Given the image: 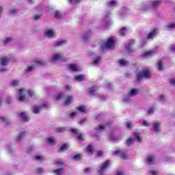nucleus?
<instances>
[{
  "label": "nucleus",
  "mask_w": 175,
  "mask_h": 175,
  "mask_svg": "<svg viewBox=\"0 0 175 175\" xmlns=\"http://www.w3.org/2000/svg\"><path fill=\"white\" fill-rule=\"evenodd\" d=\"M162 3V0H152L148 3H142L140 9L142 10H148V9H155Z\"/></svg>",
  "instance_id": "obj_1"
},
{
  "label": "nucleus",
  "mask_w": 175,
  "mask_h": 175,
  "mask_svg": "<svg viewBox=\"0 0 175 175\" xmlns=\"http://www.w3.org/2000/svg\"><path fill=\"white\" fill-rule=\"evenodd\" d=\"M28 93L30 96H35V92L32 90H27L25 88L19 90L18 95L19 96L18 100L20 102H24L25 100V94Z\"/></svg>",
  "instance_id": "obj_2"
},
{
  "label": "nucleus",
  "mask_w": 175,
  "mask_h": 175,
  "mask_svg": "<svg viewBox=\"0 0 175 175\" xmlns=\"http://www.w3.org/2000/svg\"><path fill=\"white\" fill-rule=\"evenodd\" d=\"M151 77V73L148 70H143L141 72L137 75V78L135 79L136 83L142 81L143 79H150Z\"/></svg>",
  "instance_id": "obj_3"
},
{
  "label": "nucleus",
  "mask_w": 175,
  "mask_h": 175,
  "mask_svg": "<svg viewBox=\"0 0 175 175\" xmlns=\"http://www.w3.org/2000/svg\"><path fill=\"white\" fill-rule=\"evenodd\" d=\"M114 49V37L108 38L107 42L101 45L102 50H113Z\"/></svg>",
  "instance_id": "obj_4"
},
{
  "label": "nucleus",
  "mask_w": 175,
  "mask_h": 175,
  "mask_svg": "<svg viewBox=\"0 0 175 175\" xmlns=\"http://www.w3.org/2000/svg\"><path fill=\"white\" fill-rule=\"evenodd\" d=\"M51 61L52 62H57V61H64L66 62V61H69V59L64 57L62 53H56L52 57Z\"/></svg>",
  "instance_id": "obj_5"
},
{
  "label": "nucleus",
  "mask_w": 175,
  "mask_h": 175,
  "mask_svg": "<svg viewBox=\"0 0 175 175\" xmlns=\"http://www.w3.org/2000/svg\"><path fill=\"white\" fill-rule=\"evenodd\" d=\"M152 131L156 133H159L161 132V122L159 120H154L152 123Z\"/></svg>",
  "instance_id": "obj_6"
},
{
  "label": "nucleus",
  "mask_w": 175,
  "mask_h": 175,
  "mask_svg": "<svg viewBox=\"0 0 175 175\" xmlns=\"http://www.w3.org/2000/svg\"><path fill=\"white\" fill-rule=\"evenodd\" d=\"M71 132H72V133L77 136V139L78 140H80V142L83 140L84 137H83V134L79 133V130L76 129H71Z\"/></svg>",
  "instance_id": "obj_7"
},
{
  "label": "nucleus",
  "mask_w": 175,
  "mask_h": 175,
  "mask_svg": "<svg viewBox=\"0 0 175 175\" xmlns=\"http://www.w3.org/2000/svg\"><path fill=\"white\" fill-rule=\"evenodd\" d=\"M109 166L110 161L107 160L105 163L103 164L100 169L99 170L98 172L100 173V174H103V173H105V170H106V169H108Z\"/></svg>",
  "instance_id": "obj_8"
},
{
  "label": "nucleus",
  "mask_w": 175,
  "mask_h": 175,
  "mask_svg": "<svg viewBox=\"0 0 175 175\" xmlns=\"http://www.w3.org/2000/svg\"><path fill=\"white\" fill-rule=\"evenodd\" d=\"M44 35L47 38H55V31H54V29H48L44 31Z\"/></svg>",
  "instance_id": "obj_9"
},
{
  "label": "nucleus",
  "mask_w": 175,
  "mask_h": 175,
  "mask_svg": "<svg viewBox=\"0 0 175 175\" xmlns=\"http://www.w3.org/2000/svg\"><path fill=\"white\" fill-rule=\"evenodd\" d=\"M154 161H155V157L153 155H149L146 157V162L148 165L154 164Z\"/></svg>",
  "instance_id": "obj_10"
},
{
  "label": "nucleus",
  "mask_w": 175,
  "mask_h": 175,
  "mask_svg": "<svg viewBox=\"0 0 175 175\" xmlns=\"http://www.w3.org/2000/svg\"><path fill=\"white\" fill-rule=\"evenodd\" d=\"M9 64V58L7 57H1L0 59V65L5 68Z\"/></svg>",
  "instance_id": "obj_11"
},
{
  "label": "nucleus",
  "mask_w": 175,
  "mask_h": 175,
  "mask_svg": "<svg viewBox=\"0 0 175 175\" xmlns=\"http://www.w3.org/2000/svg\"><path fill=\"white\" fill-rule=\"evenodd\" d=\"M68 68L69 70H71V72H79L80 70V68L76 64H69Z\"/></svg>",
  "instance_id": "obj_12"
},
{
  "label": "nucleus",
  "mask_w": 175,
  "mask_h": 175,
  "mask_svg": "<svg viewBox=\"0 0 175 175\" xmlns=\"http://www.w3.org/2000/svg\"><path fill=\"white\" fill-rule=\"evenodd\" d=\"M18 117L24 122H28V121H29V119L27 117V113L25 112H21L18 113Z\"/></svg>",
  "instance_id": "obj_13"
},
{
  "label": "nucleus",
  "mask_w": 175,
  "mask_h": 175,
  "mask_svg": "<svg viewBox=\"0 0 175 175\" xmlns=\"http://www.w3.org/2000/svg\"><path fill=\"white\" fill-rule=\"evenodd\" d=\"M114 155H120L122 159H126L128 154L126 153L122 152L121 150H117L113 152Z\"/></svg>",
  "instance_id": "obj_14"
},
{
  "label": "nucleus",
  "mask_w": 175,
  "mask_h": 175,
  "mask_svg": "<svg viewBox=\"0 0 175 175\" xmlns=\"http://www.w3.org/2000/svg\"><path fill=\"white\" fill-rule=\"evenodd\" d=\"M75 98L73 96H68L66 97V100H64V105L65 106H69L70 103L73 102V100Z\"/></svg>",
  "instance_id": "obj_15"
},
{
  "label": "nucleus",
  "mask_w": 175,
  "mask_h": 175,
  "mask_svg": "<svg viewBox=\"0 0 175 175\" xmlns=\"http://www.w3.org/2000/svg\"><path fill=\"white\" fill-rule=\"evenodd\" d=\"M157 33H158V29H154L152 30L148 35V39H152V38L157 36Z\"/></svg>",
  "instance_id": "obj_16"
},
{
  "label": "nucleus",
  "mask_w": 175,
  "mask_h": 175,
  "mask_svg": "<svg viewBox=\"0 0 175 175\" xmlns=\"http://www.w3.org/2000/svg\"><path fill=\"white\" fill-rule=\"evenodd\" d=\"M153 54H155V52H154V51H149L144 53L142 57L143 58H150V57H152Z\"/></svg>",
  "instance_id": "obj_17"
},
{
  "label": "nucleus",
  "mask_w": 175,
  "mask_h": 175,
  "mask_svg": "<svg viewBox=\"0 0 175 175\" xmlns=\"http://www.w3.org/2000/svg\"><path fill=\"white\" fill-rule=\"evenodd\" d=\"M46 142L49 146H54L57 143V139L53 137L46 139Z\"/></svg>",
  "instance_id": "obj_18"
},
{
  "label": "nucleus",
  "mask_w": 175,
  "mask_h": 175,
  "mask_svg": "<svg viewBox=\"0 0 175 175\" xmlns=\"http://www.w3.org/2000/svg\"><path fill=\"white\" fill-rule=\"evenodd\" d=\"M139 94V90L137 89H132L129 92V96H131V98L133 96H136V95Z\"/></svg>",
  "instance_id": "obj_19"
},
{
  "label": "nucleus",
  "mask_w": 175,
  "mask_h": 175,
  "mask_svg": "<svg viewBox=\"0 0 175 175\" xmlns=\"http://www.w3.org/2000/svg\"><path fill=\"white\" fill-rule=\"evenodd\" d=\"M133 43H135V41L131 40L128 44H125L126 50H127V51H133V50H132V44H133Z\"/></svg>",
  "instance_id": "obj_20"
},
{
  "label": "nucleus",
  "mask_w": 175,
  "mask_h": 175,
  "mask_svg": "<svg viewBox=\"0 0 175 175\" xmlns=\"http://www.w3.org/2000/svg\"><path fill=\"white\" fill-rule=\"evenodd\" d=\"M3 44H9L11 42H13V38L10 37H6L1 40Z\"/></svg>",
  "instance_id": "obj_21"
},
{
  "label": "nucleus",
  "mask_w": 175,
  "mask_h": 175,
  "mask_svg": "<svg viewBox=\"0 0 175 175\" xmlns=\"http://www.w3.org/2000/svg\"><path fill=\"white\" fill-rule=\"evenodd\" d=\"M85 79V75H79L75 77V81H84V79Z\"/></svg>",
  "instance_id": "obj_22"
},
{
  "label": "nucleus",
  "mask_w": 175,
  "mask_h": 175,
  "mask_svg": "<svg viewBox=\"0 0 175 175\" xmlns=\"http://www.w3.org/2000/svg\"><path fill=\"white\" fill-rule=\"evenodd\" d=\"M101 61H102V58L98 56L94 59L93 65H95V66L99 65V64H100Z\"/></svg>",
  "instance_id": "obj_23"
},
{
  "label": "nucleus",
  "mask_w": 175,
  "mask_h": 175,
  "mask_svg": "<svg viewBox=\"0 0 175 175\" xmlns=\"http://www.w3.org/2000/svg\"><path fill=\"white\" fill-rule=\"evenodd\" d=\"M27 136V133L25 132H22L18 135L16 137V142H20L23 137H25Z\"/></svg>",
  "instance_id": "obj_24"
},
{
  "label": "nucleus",
  "mask_w": 175,
  "mask_h": 175,
  "mask_svg": "<svg viewBox=\"0 0 175 175\" xmlns=\"http://www.w3.org/2000/svg\"><path fill=\"white\" fill-rule=\"evenodd\" d=\"M175 29V23H168L165 26V29H167V31H169L170 29Z\"/></svg>",
  "instance_id": "obj_25"
},
{
  "label": "nucleus",
  "mask_w": 175,
  "mask_h": 175,
  "mask_svg": "<svg viewBox=\"0 0 175 175\" xmlns=\"http://www.w3.org/2000/svg\"><path fill=\"white\" fill-rule=\"evenodd\" d=\"M157 69L158 70H163V62L162 60L158 62Z\"/></svg>",
  "instance_id": "obj_26"
},
{
  "label": "nucleus",
  "mask_w": 175,
  "mask_h": 175,
  "mask_svg": "<svg viewBox=\"0 0 175 175\" xmlns=\"http://www.w3.org/2000/svg\"><path fill=\"white\" fill-rule=\"evenodd\" d=\"M118 1L117 0H112L107 3V6H109V8H111L113 6H116V5H118Z\"/></svg>",
  "instance_id": "obj_27"
},
{
  "label": "nucleus",
  "mask_w": 175,
  "mask_h": 175,
  "mask_svg": "<svg viewBox=\"0 0 175 175\" xmlns=\"http://www.w3.org/2000/svg\"><path fill=\"white\" fill-rule=\"evenodd\" d=\"M90 37H91V33H85L82 36V40H83V42H87V40H88V39H90Z\"/></svg>",
  "instance_id": "obj_28"
},
{
  "label": "nucleus",
  "mask_w": 175,
  "mask_h": 175,
  "mask_svg": "<svg viewBox=\"0 0 175 175\" xmlns=\"http://www.w3.org/2000/svg\"><path fill=\"white\" fill-rule=\"evenodd\" d=\"M97 90H98V88H96V86L90 88L89 89L90 95H94V94H95V92H96Z\"/></svg>",
  "instance_id": "obj_29"
},
{
  "label": "nucleus",
  "mask_w": 175,
  "mask_h": 175,
  "mask_svg": "<svg viewBox=\"0 0 175 175\" xmlns=\"http://www.w3.org/2000/svg\"><path fill=\"white\" fill-rule=\"evenodd\" d=\"M131 96L128 94L126 96H123L122 100L125 103H128V102H131Z\"/></svg>",
  "instance_id": "obj_30"
},
{
  "label": "nucleus",
  "mask_w": 175,
  "mask_h": 175,
  "mask_svg": "<svg viewBox=\"0 0 175 175\" xmlns=\"http://www.w3.org/2000/svg\"><path fill=\"white\" fill-rule=\"evenodd\" d=\"M86 152L88 154H93L94 152V148H92V145H89L87 148H86Z\"/></svg>",
  "instance_id": "obj_31"
},
{
  "label": "nucleus",
  "mask_w": 175,
  "mask_h": 175,
  "mask_svg": "<svg viewBox=\"0 0 175 175\" xmlns=\"http://www.w3.org/2000/svg\"><path fill=\"white\" fill-rule=\"evenodd\" d=\"M56 175H62L64 174V169L59 168L53 172Z\"/></svg>",
  "instance_id": "obj_32"
},
{
  "label": "nucleus",
  "mask_w": 175,
  "mask_h": 175,
  "mask_svg": "<svg viewBox=\"0 0 175 175\" xmlns=\"http://www.w3.org/2000/svg\"><path fill=\"white\" fill-rule=\"evenodd\" d=\"M40 110H42V107L36 106L33 107V113L35 114H38V113H40Z\"/></svg>",
  "instance_id": "obj_33"
},
{
  "label": "nucleus",
  "mask_w": 175,
  "mask_h": 175,
  "mask_svg": "<svg viewBox=\"0 0 175 175\" xmlns=\"http://www.w3.org/2000/svg\"><path fill=\"white\" fill-rule=\"evenodd\" d=\"M119 64L121 66H126L128 65V62L124 59L119 61Z\"/></svg>",
  "instance_id": "obj_34"
},
{
  "label": "nucleus",
  "mask_w": 175,
  "mask_h": 175,
  "mask_svg": "<svg viewBox=\"0 0 175 175\" xmlns=\"http://www.w3.org/2000/svg\"><path fill=\"white\" fill-rule=\"evenodd\" d=\"M135 143V139L133 138H129L126 141V145L127 146H132Z\"/></svg>",
  "instance_id": "obj_35"
},
{
  "label": "nucleus",
  "mask_w": 175,
  "mask_h": 175,
  "mask_svg": "<svg viewBox=\"0 0 175 175\" xmlns=\"http://www.w3.org/2000/svg\"><path fill=\"white\" fill-rule=\"evenodd\" d=\"M63 44H65V41H64V40L57 41L55 43V47H59V46H62Z\"/></svg>",
  "instance_id": "obj_36"
},
{
  "label": "nucleus",
  "mask_w": 175,
  "mask_h": 175,
  "mask_svg": "<svg viewBox=\"0 0 175 175\" xmlns=\"http://www.w3.org/2000/svg\"><path fill=\"white\" fill-rule=\"evenodd\" d=\"M36 161H38V162H42V161H44V157L42 155H37L35 157Z\"/></svg>",
  "instance_id": "obj_37"
},
{
  "label": "nucleus",
  "mask_w": 175,
  "mask_h": 175,
  "mask_svg": "<svg viewBox=\"0 0 175 175\" xmlns=\"http://www.w3.org/2000/svg\"><path fill=\"white\" fill-rule=\"evenodd\" d=\"M18 84H20V81L18 80H14L10 83L12 87H16V85H18Z\"/></svg>",
  "instance_id": "obj_38"
},
{
  "label": "nucleus",
  "mask_w": 175,
  "mask_h": 175,
  "mask_svg": "<svg viewBox=\"0 0 175 175\" xmlns=\"http://www.w3.org/2000/svg\"><path fill=\"white\" fill-rule=\"evenodd\" d=\"M77 110L80 111L81 113H85V111L87 110L85 107L83 105H81L80 107H77Z\"/></svg>",
  "instance_id": "obj_39"
},
{
  "label": "nucleus",
  "mask_w": 175,
  "mask_h": 175,
  "mask_svg": "<svg viewBox=\"0 0 175 175\" xmlns=\"http://www.w3.org/2000/svg\"><path fill=\"white\" fill-rule=\"evenodd\" d=\"M134 137H135V139H137V140H138V142H142V137H140V133H135Z\"/></svg>",
  "instance_id": "obj_40"
},
{
  "label": "nucleus",
  "mask_w": 175,
  "mask_h": 175,
  "mask_svg": "<svg viewBox=\"0 0 175 175\" xmlns=\"http://www.w3.org/2000/svg\"><path fill=\"white\" fill-rule=\"evenodd\" d=\"M69 145L68 144H64L60 147V151H65V150H68Z\"/></svg>",
  "instance_id": "obj_41"
},
{
  "label": "nucleus",
  "mask_w": 175,
  "mask_h": 175,
  "mask_svg": "<svg viewBox=\"0 0 175 175\" xmlns=\"http://www.w3.org/2000/svg\"><path fill=\"white\" fill-rule=\"evenodd\" d=\"M125 32H126V27H122L120 30V35H121V36H124L125 35Z\"/></svg>",
  "instance_id": "obj_42"
},
{
  "label": "nucleus",
  "mask_w": 175,
  "mask_h": 175,
  "mask_svg": "<svg viewBox=\"0 0 175 175\" xmlns=\"http://www.w3.org/2000/svg\"><path fill=\"white\" fill-rule=\"evenodd\" d=\"M16 13H17V10H16V9H14V8H12V9L9 10L10 16H14V14Z\"/></svg>",
  "instance_id": "obj_43"
},
{
  "label": "nucleus",
  "mask_w": 175,
  "mask_h": 175,
  "mask_svg": "<svg viewBox=\"0 0 175 175\" xmlns=\"http://www.w3.org/2000/svg\"><path fill=\"white\" fill-rule=\"evenodd\" d=\"M34 68H35V65L27 67V69L26 70V72L29 73V72H32V70H33Z\"/></svg>",
  "instance_id": "obj_44"
},
{
  "label": "nucleus",
  "mask_w": 175,
  "mask_h": 175,
  "mask_svg": "<svg viewBox=\"0 0 175 175\" xmlns=\"http://www.w3.org/2000/svg\"><path fill=\"white\" fill-rule=\"evenodd\" d=\"M104 129H105V126H103V124H100L99 126V128L96 129V131L97 132H102Z\"/></svg>",
  "instance_id": "obj_45"
},
{
  "label": "nucleus",
  "mask_w": 175,
  "mask_h": 175,
  "mask_svg": "<svg viewBox=\"0 0 175 175\" xmlns=\"http://www.w3.org/2000/svg\"><path fill=\"white\" fill-rule=\"evenodd\" d=\"M62 98H64V94L62 93H60L55 96L56 100H59L60 99H62Z\"/></svg>",
  "instance_id": "obj_46"
},
{
  "label": "nucleus",
  "mask_w": 175,
  "mask_h": 175,
  "mask_svg": "<svg viewBox=\"0 0 175 175\" xmlns=\"http://www.w3.org/2000/svg\"><path fill=\"white\" fill-rule=\"evenodd\" d=\"M61 12H59V11H56V12L55 13V18H61Z\"/></svg>",
  "instance_id": "obj_47"
},
{
  "label": "nucleus",
  "mask_w": 175,
  "mask_h": 175,
  "mask_svg": "<svg viewBox=\"0 0 175 175\" xmlns=\"http://www.w3.org/2000/svg\"><path fill=\"white\" fill-rule=\"evenodd\" d=\"M147 114H149V116H152V114H154V108H150L147 110Z\"/></svg>",
  "instance_id": "obj_48"
},
{
  "label": "nucleus",
  "mask_w": 175,
  "mask_h": 175,
  "mask_svg": "<svg viewBox=\"0 0 175 175\" xmlns=\"http://www.w3.org/2000/svg\"><path fill=\"white\" fill-rule=\"evenodd\" d=\"M149 174L150 175H158L159 174V172L157 170H151L149 172Z\"/></svg>",
  "instance_id": "obj_49"
},
{
  "label": "nucleus",
  "mask_w": 175,
  "mask_h": 175,
  "mask_svg": "<svg viewBox=\"0 0 175 175\" xmlns=\"http://www.w3.org/2000/svg\"><path fill=\"white\" fill-rule=\"evenodd\" d=\"M36 65H45L44 62L43 60H37L36 62Z\"/></svg>",
  "instance_id": "obj_50"
},
{
  "label": "nucleus",
  "mask_w": 175,
  "mask_h": 175,
  "mask_svg": "<svg viewBox=\"0 0 175 175\" xmlns=\"http://www.w3.org/2000/svg\"><path fill=\"white\" fill-rule=\"evenodd\" d=\"M80 158H81V155H80V154H75L73 157V159H75V161H79V159H80Z\"/></svg>",
  "instance_id": "obj_51"
},
{
  "label": "nucleus",
  "mask_w": 175,
  "mask_h": 175,
  "mask_svg": "<svg viewBox=\"0 0 175 175\" xmlns=\"http://www.w3.org/2000/svg\"><path fill=\"white\" fill-rule=\"evenodd\" d=\"M65 131H66V128L65 127H60L59 129H57V131L58 132H65Z\"/></svg>",
  "instance_id": "obj_52"
},
{
  "label": "nucleus",
  "mask_w": 175,
  "mask_h": 175,
  "mask_svg": "<svg viewBox=\"0 0 175 175\" xmlns=\"http://www.w3.org/2000/svg\"><path fill=\"white\" fill-rule=\"evenodd\" d=\"M143 126H150V124L146 120H144L142 122Z\"/></svg>",
  "instance_id": "obj_53"
},
{
  "label": "nucleus",
  "mask_w": 175,
  "mask_h": 175,
  "mask_svg": "<svg viewBox=\"0 0 175 175\" xmlns=\"http://www.w3.org/2000/svg\"><path fill=\"white\" fill-rule=\"evenodd\" d=\"M80 0H69L70 3H79Z\"/></svg>",
  "instance_id": "obj_54"
},
{
  "label": "nucleus",
  "mask_w": 175,
  "mask_h": 175,
  "mask_svg": "<svg viewBox=\"0 0 175 175\" xmlns=\"http://www.w3.org/2000/svg\"><path fill=\"white\" fill-rule=\"evenodd\" d=\"M158 99H159V100H165V99H166V97H165V96H163V95H160V96H159Z\"/></svg>",
  "instance_id": "obj_55"
},
{
  "label": "nucleus",
  "mask_w": 175,
  "mask_h": 175,
  "mask_svg": "<svg viewBox=\"0 0 175 175\" xmlns=\"http://www.w3.org/2000/svg\"><path fill=\"white\" fill-rule=\"evenodd\" d=\"M126 127H127L129 129H132V127H133L132 123L128 122V123H127V125H126Z\"/></svg>",
  "instance_id": "obj_56"
},
{
  "label": "nucleus",
  "mask_w": 175,
  "mask_h": 175,
  "mask_svg": "<svg viewBox=\"0 0 175 175\" xmlns=\"http://www.w3.org/2000/svg\"><path fill=\"white\" fill-rule=\"evenodd\" d=\"M110 140H118V138L117 137H115L114 135L109 137Z\"/></svg>",
  "instance_id": "obj_57"
},
{
  "label": "nucleus",
  "mask_w": 175,
  "mask_h": 175,
  "mask_svg": "<svg viewBox=\"0 0 175 175\" xmlns=\"http://www.w3.org/2000/svg\"><path fill=\"white\" fill-rule=\"evenodd\" d=\"M8 70V68L5 67H0V72H6Z\"/></svg>",
  "instance_id": "obj_58"
},
{
  "label": "nucleus",
  "mask_w": 175,
  "mask_h": 175,
  "mask_svg": "<svg viewBox=\"0 0 175 175\" xmlns=\"http://www.w3.org/2000/svg\"><path fill=\"white\" fill-rule=\"evenodd\" d=\"M170 83L172 85H175V78L171 79Z\"/></svg>",
  "instance_id": "obj_59"
},
{
  "label": "nucleus",
  "mask_w": 175,
  "mask_h": 175,
  "mask_svg": "<svg viewBox=\"0 0 175 175\" xmlns=\"http://www.w3.org/2000/svg\"><path fill=\"white\" fill-rule=\"evenodd\" d=\"M102 154H103V152L102 151H98L96 154V157H100L102 156Z\"/></svg>",
  "instance_id": "obj_60"
},
{
  "label": "nucleus",
  "mask_w": 175,
  "mask_h": 175,
  "mask_svg": "<svg viewBox=\"0 0 175 175\" xmlns=\"http://www.w3.org/2000/svg\"><path fill=\"white\" fill-rule=\"evenodd\" d=\"M37 172L40 174V173H43V169L42 168H38Z\"/></svg>",
  "instance_id": "obj_61"
},
{
  "label": "nucleus",
  "mask_w": 175,
  "mask_h": 175,
  "mask_svg": "<svg viewBox=\"0 0 175 175\" xmlns=\"http://www.w3.org/2000/svg\"><path fill=\"white\" fill-rule=\"evenodd\" d=\"M40 17H42L41 15H36L34 16V20H39L40 18Z\"/></svg>",
  "instance_id": "obj_62"
},
{
  "label": "nucleus",
  "mask_w": 175,
  "mask_h": 175,
  "mask_svg": "<svg viewBox=\"0 0 175 175\" xmlns=\"http://www.w3.org/2000/svg\"><path fill=\"white\" fill-rule=\"evenodd\" d=\"M87 121L86 118L82 119L80 122L79 124H84V122H85Z\"/></svg>",
  "instance_id": "obj_63"
},
{
  "label": "nucleus",
  "mask_w": 175,
  "mask_h": 175,
  "mask_svg": "<svg viewBox=\"0 0 175 175\" xmlns=\"http://www.w3.org/2000/svg\"><path fill=\"white\" fill-rule=\"evenodd\" d=\"M170 50H171V51H175V45L171 46Z\"/></svg>",
  "instance_id": "obj_64"
}]
</instances>
